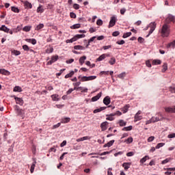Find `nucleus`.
<instances>
[{
	"label": "nucleus",
	"instance_id": "f257e3e1",
	"mask_svg": "<svg viewBox=\"0 0 175 175\" xmlns=\"http://www.w3.org/2000/svg\"><path fill=\"white\" fill-rule=\"evenodd\" d=\"M161 33L162 38H167L170 35V25L164 23L161 28Z\"/></svg>",
	"mask_w": 175,
	"mask_h": 175
},
{
	"label": "nucleus",
	"instance_id": "f03ea898",
	"mask_svg": "<svg viewBox=\"0 0 175 175\" xmlns=\"http://www.w3.org/2000/svg\"><path fill=\"white\" fill-rule=\"evenodd\" d=\"M83 38H85V34H77L72 38L66 40V43H73V42H76L78 39H81Z\"/></svg>",
	"mask_w": 175,
	"mask_h": 175
},
{
	"label": "nucleus",
	"instance_id": "7ed1b4c3",
	"mask_svg": "<svg viewBox=\"0 0 175 175\" xmlns=\"http://www.w3.org/2000/svg\"><path fill=\"white\" fill-rule=\"evenodd\" d=\"M170 23H175V16H173L172 14H168L167 18L165 20V24H167L169 25Z\"/></svg>",
	"mask_w": 175,
	"mask_h": 175
},
{
	"label": "nucleus",
	"instance_id": "20e7f679",
	"mask_svg": "<svg viewBox=\"0 0 175 175\" xmlns=\"http://www.w3.org/2000/svg\"><path fill=\"white\" fill-rule=\"evenodd\" d=\"M148 27L150 28L148 34L147 35L146 38H148L154 31H155V28H157V24L155 22H152L148 25Z\"/></svg>",
	"mask_w": 175,
	"mask_h": 175
},
{
	"label": "nucleus",
	"instance_id": "39448f33",
	"mask_svg": "<svg viewBox=\"0 0 175 175\" xmlns=\"http://www.w3.org/2000/svg\"><path fill=\"white\" fill-rule=\"evenodd\" d=\"M96 79V76H89V77H83L81 79V81L84 82V81H91L92 80H95Z\"/></svg>",
	"mask_w": 175,
	"mask_h": 175
},
{
	"label": "nucleus",
	"instance_id": "423d86ee",
	"mask_svg": "<svg viewBox=\"0 0 175 175\" xmlns=\"http://www.w3.org/2000/svg\"><path fill=\"white\" fill-rule=\"evenodd\" d=\"M14 108L18 116H23V114H24V111L22 109H20V107L18 105H14Z\"/></svg>",
	"mask_w": 175,
	"mask_h": 175
},
{
	"label": "nucleus",
	"instance_id": "0eeeda50",
	"mask_svg": "<svg viewBox=\"0 0 175 175\" xmlns=\"http://www.w3.org/2000/svg\"><path fill=\"white\" fill-rule=\"evenodd\" d=\"M58 61V55H53L49 62H47L46 65H53L54 62H57Z\"/></svg>",
	"mask_w": 175,
	"mask_h": 175
},
{
	"label": "nucleus",
	"instance_id": "6e6552de",
	"mask_svg": "<svg viewBox=\"0 0 175 175\" xmlns=\"http://www.w3.org/2000/svg\"><path fill=\"white\" fill-rule=\"evenodd\" d=\"M117 21V18L116 16H112L109 21V28H111L116 25V23Z\"/></svg>",
	"mask_w": 175,
	"mask_h": 175
},
{
	"label": "nucleus",
	"instance_id": "1a4fd4ad",
	"mask_svg": "<svg viewBox=\"0 0 175 175\" xmlns=\"http://www.w3.org/2000/svg\"><path fill=\"white\" fill-rule=\"evenodd\" d=\"M25 9H32V3L28 1H23Z\"/></svg>",
	"mask_w": 175,
	"mask_h": 175
},
{
	"label": "nucleus",
	"instance_id": "9d476101",
	"mask_svg": "<svg viewBox=\"0 0 175 175\" xmlns=\"http://www.w3.org/2000/svg\"><path fill=\"white\" fill-rule=\"evenodd\" d=\"M107 125H109V122H103L100 124V128L102 131H105L107 130Z\"/></svg>",
	"mask_w": 175,
	"mask_h": 175
},
{
	"label": "nucleus",
	"instance_id": "9b49d317",
	"mask_svg": "<svg viewBox=\"0 0 175 175\" xmlns=\"http://www.w3.org/2000/svg\"><path fill=\"white\" fill-rule=\"evenodd\" d=\"M111 102V100H110V97L109 96H105L103 99V103L106 106H109V105H110Z\"/></svg>",
	"mask_w": 175,
	"mask_h": 175
},
{
	"label": "nucleus",
	"instance_id": "f8f14e48",
	"mask_svg": "<svg viewBox=\"0 0 175 175\" xmlns=\"http://www.w3.org/2000/svg\"><path fill=\"white\" fill-rule=\"evenodd\" d=\"M163 120V117H162V115H160V118L158 116L152 118V122H158V121H162Z\"/></svg>",
	"mask_w": 175,
	"mask_h": 175
},
{
	"label": "nucleus",
	"instance_id": "ddd939ff",
	"mask_svg": "<svg viewBox=\"0 0 175 175\" xmlns=\"http://www.w3.org/2000/svg\"><path fill=\"white\" fill-rule=\"evenodd\" d=\"M14 99L17 105H20V106H23V105H24V100H23V98L15 97Z\"/></svg>",
	"mask_w": 175,
	"mask_h": 175
},
{
	"label": "nucleus",
	"instance_id": "4468645a",
	"mask_svg": "<svg viewBox=\"0 0 175 175\" xmlns=\"http://www.w3.org/2000/svg\"><path fill=\"white\" fill-rule=\"evenodd\" d=\"M106 109H107V107H101L98 109H94L93 113L96 114V113H100V111H103V110H106Z\"/></svg>",
	"mask_w": 175,
	"mask_h": 175
},
{
	"label": "nucleus",
	"instance_id": "2eb2a0df",
	"mask_svg": "<svg viewBox=\"0 0 175 175\" xmlns=\"http://www.w3.org/2000/svg\"><path fill=\"white\" fill-rule=\"evenodd\" d=\"M102 96V92L98 93L96 96L92 98V102H96Z\"/></svg>",
	"mask_w": 175,
	"mask_h": 175
},
{
	"label": "nucleus",
	"instance_id": "dca6fc26",
	"mask_svg": "<svg viewBox=\"0 0 175 175\" xmlns=\"http://www.w3.org/2000/svg\"><path fill=\"white\" fill-rule=\"evenodd\" d=\"M165 111L167 113H175V106L172 107H165Z\"/></svg>",
	"mask_w": 175,
	"mask_h": 175
},
{
	"label": "nucleus",
	"instance_id": "f3484780",
	"mask_svg": "<svg viewBox=\"0 0 175 175\" xmlns=\"http://www.w3.org/2000/svg\"><path fill=\"white\" fill-rule=\"evenodd\" d=\"M54 51V48H53V46H51V45H49V48H47L45 50V53L46 54H51V53H53Z\"/></svg>",
	"mask_w": 175,
	"mask_h": 175
},
{
	"label": "nucleus",
	"instance_id": "a211bd4d",
	"mask_svg": "<svg viewBox=\"0 0 175 175\" xmlns=\"http://www.w3.org/2000/svg\"><path fill=\"white\" fill-rule=\"evenodd\" d=\"M90 139H91V137L85 136V137L77 139V142H84V140H90Z\"/></svg>",
	"mask_w": 175,
	"mask_h": 175
},
{
	"label": "nucleus",
	"instance_id": "6ab92c4d",
	"mask_svg": "<svg viewBox=\"0 0 175 175\" xmlns=\"http://www.w3.org/2000/svg\"><path fill=\"white\" fill-rule=\"evenodd\" d=\"M0 73L1 75H5V76H9V75H10V72H9L3 68L0 69Z\"/></svg>",
	"mask_w": 175,
	"mask_h": 175
},
{
	"label": "nucleus",
	"instance_id": "aec40b11",
	"mask_svg": "<svg viewBox=\"0 0 175 175\" xmlns=\"http://www.w3.org/2000/svg\"><path fill=\"white\" fill-rule=\"evenodd\" d=\"M167 49H174L175 47V40L170 42L166 46Z\"/></svg>",
	"mask_w": 175,
	"mask_h": 175
},
{
	"label": "nucleus",
	"instance_id": "412c9836",
	"mask_svg": "<svg viewBox=\"0 0 175 175\" xmlns=\"http://www.w3.org/2000/svg\"><path fill=\"white\" fill-rule=\"evenodd\" d=\"M85 59H87V56L81 57L79 60L80 65H83L84 62H85Z\"/></svg>",
	"mask_w": 175,
	"mask_h": 175
},
{
	"label": "nucleus",
	"instance_id": "4be33fe9",
	"mask_svg": "<svg viewBox=\"0 0 175 175\" xmlns=\"http://www.w3.org/2000/svg\"><path fill=\"white\" fill-rule=\"evenodd\" d=\"M0 31H3V32H6V33H9L10 29L5 25H2L0 27Z\"/></svg>",
	"mask_w": 175,
	"mask_h": 175
},
{
	"label": "nucleus",
	"instance_id": "5701e85b",
	"mask_svg": "<svg viewBox=\"0 0 175 175\" xmlns=\"http://www.w3.org/2000/svg\"><path fill=\"white\" fill-rule=\"evenodd\" d=\"M106 57H109V55L103 54L98 58H97L96 61H98V62L100 61H103V59H105V58H106Z\"/></svg>",
	"mask_w": 175,
	"mask_h": 175
},
{
	"label": "nucleus",
	"instance_id": "b1692460",
	"mask_svg": "<svg viewBox=\"0 0 175 175\" xmlns=\"http://www.w3.org/2000/svg\"><path fill=\"white\" fill-rule=\"evenodd\" d=\"M131 163H124L122 164V167H124V170H128L129 167H131Z\"/></svg>",
	"mask_w": 175,
	"mask_h": 175
},
{
	"label": "nucleus",
	"instance_id": "393cba45",
	"mask_svg": "<svg viewBox=\"0 0 175 175\" xmlns=\"http://www.w3.org/2000/svg\"><path fill=\"white\" fill-rule=\"evenodd\" d=\"M114 139H112L111 141H109L108 143H107L106 144H105L103 146L104 148H106V147H111V146H113V144H114Z\"/></svg>",
	"mask_w": 175,
	"mask_h": 175
},
{
	"label": "nucleus",
	"instance_id": "a878e982",
	"mask_svg": "<svg viewBox=\"0 0 175 175\" xmlns=\"http://www.w3.org/2000/svg\"><path fill=\"white\" fill-rule=\"evenodd\" d=\"M62 124H68V122H70V118H64L61 121Z\"/></svg>",
	"mask_w": 175,
	"mask_h": 175
},
{
	"label": "nucleus",
	"instance_id": "bb28decb",
	"mask_svg": "<svg viewBox=\"0 0 175 175\" xmlns=\"http://www.w3.org/2000/svg\"><path fill=\"white\" fill-rule=\"evenodd\" d=\"M25 41L31 43V44H36V39L35 38L26 39Z\"/></svg>",
	"mask_w": 175,
	"mask_h": 175
},
{
	"label": "nucleus",
	"instance_id": "cd10ccee",
	"mask_svg": "<svg viewBox=\"0 0 175 175\" xmlns=\"http://www.w3.org/2000/svg\"><path fill=\"white\" fill-rule=\"evenodd\" d=\"M44 28V25L43 23H40L38 25L36 26L35 30L36 31H40V29Z\"/></svg>",
	"mask_w": 175,
	"mask_h": 175
},
{
	"label": "nucleus",
	"instance_id": "c85d7f7f",
	"mask_svg": "<svg viewBox=\"0 0 175 175\" xmlns=\"http://www.w3.org/2000/svg\"><path fill=\"white\" fill-rule=\"evenodd\" d=\"M44 12V8H43V5H39L37 8V13H43Z\"/></svg>",
	"mask_w": 175,
	"mask_h": 175
},
{
	"label": "nucleus",
	"instance_id": "c756f323",
	"mask_svg": "<svg viewBox=\"0 0 175 175\" xmlns=\"http://www.w3.org/2000/svg\"><path fill=\"white\" fill-rule=\"evenodd\" d=\"M81 27V25L80 23H77L75 25H73L72 26L70 27L71 29H77Z\"/></svg>",
	"mask_w": 175,
	"mask_h": 175
},
{
	"label": "nucleus",
	"instance_id": "7c9ffc66",
	"mask_svg": "<svg viewBox=\"0 0 175 175\" xmlns=\"http://www.w3.org/2000/svg\"><path fill=\"white\" fill-rule=\"evenodd\" d=\"M75 50H85V47L81 45H76L74 46Z\"/></svg>",
	"mask_w": 175,
	"mask_h": 175
},
{
	"label": "nucleus",
	"instance_id": "2f4dec72",
	"mask_svg": "<svg viewBox=\"0 0 175 175\" xmlns=\"http://www.w3.org/2000/svg\"><path fill=\"white\" fill-rule=\"evenodd\" d=\"M129 109V105H125L123 108H122V111L124 114L128 111Z\"/></svg>",
	"mask_w": 175,
	"mask_h": 175
},
{
	"label": "nucleus",
	"instance_id": "473e14b6",
	"mask_svg": "<svg viewBox=\"0 0 175 175\" xmlns=\"http://www.w3.org/2000/svg\"><path fill=\"white\" fill-rule=\"evenodd\" d=\"M162 64V62L159 59H154L152 61V65H161Z\"/></svg>",
	"mask_w": 175,
	"mask_h": 175
},
{
	"label": "nucleus",
	"instance_id": "72a5a7b5",
	"mask_svg": "<svg viewBox=\"0 0 175 175\" xmlns=\"http://www.w3.org/2000/svg\"><path fill=\"white\" fill-rule=\"evenodd\" d=\"M51 98L53 99V100L57 101V100H59V96L58 94H53L51 96Z\"/></svg>",
	"mask_w": 175,
	"mask_h": 175
},
{
	"label": "nucleus",
	"instance_id": "f704fd0d",
	"mask_svg": "<svg viewBox=\"0 0 175 175\" xmlns=\"http://www.w3.org/2000/svg\"><path fill=\"white\" fill-rule=\"evenodd\" d=\"M142 116L135 115L134 122H137V121H140V120H142Z\"/></svg>",
	"mask_w": 175,
	"mask_h": 175
},
{
	"label": "nucleus",
	"instance_id": "c9c22d12",
	"mask_svg": "<svg viewBox=\"0 0 175 175\" xmlns=\"http://www.w3.org/2000/svg\"><path fill=\"white\" fill-rule=\"evenodd\" d=\"M21 91H23V89L20 86H16L14 88V92H21Z\"/></svg>",
	"mask_w": 175,
	"mask_h": 175
},
{
	"label": "nucleus",
	"instance_id": "e433bc0d",
	"mask_svg": "<svg viewBox=\"0 0 175 175\" xmlns=\"http://www.w3.org/2000/svg\"><path fill=\"white\" fill-rule=\"evenodd\" d=\"M120 126H125L126 125V122L123 120H120L118 122Z\"/></svg>",
	"mask_w": 175,
	"mask_h": 175
},
{
	"label": "nucleus",
	"instance_id": "4c0bfd02",
	"mask_svg": "<svg viewBox=\"0 0 175 175\" xmlns=\"http://www.w3.org/2000/svg\"><path fill=\"white\" fill-rule=\"evenodd\" d=\"M133 142V138L132 137H129L127 139L124 141L126 144H131Z\"/></svg>",
	"mask_w": 175,
	"mask_h": 175
},
{
	"label": "nucleus",
	"instance_id": "58836bf2",
	"mask_svg": "<svg viewBox=\"0 0 175 175\" xmlns=\"http://www.w3.org/2000/svg\"><path fill=\"white\" fill-rule=\"evenodd\" d=\"M75 75V71H71L69 74L65 75V79H69V77H72Z\"/></svg>",
	"mask_w": 175,
	"mask_h": 175
},
{
	"label": "nucleus",
	"instance_id": "ea45409f",
	"mask_svg": "<svg viewBox=\"0 0 175 175\" xmlns=\"http://www.w3.org/2000/svg\"><path fill=\"white\" fill-rule=\"evenodd\" d=\"M23 31H24L25 32H29V31H31V26L24 27Z\"/></svg>",
	"mask_w": 175,
	"mask_h": 175
},
{
	"label": "nucleus",
	"instance_id": "a19ab883",
	"mask_svg": "<svg viewBox=\"0 0 175 175\" xmlns=\"http://www.w3.org/2000/svg\"><path fill=\"white\" fill-rule=\"evenodd\" d=\"M131 35H132L131 32H127L123 34L122 38L124 39L126 38H129V36H131Z\"/></svg>",
	"mask_w": 175,
	"mask_h": 175
},
{
	"label": "nucleus",
	"instance_id": "79ce46f5",
	"mask_svg": "<svg viewBox=\"0 0 175 175\" xmlns=\"http://www.w3.org/2000/svg\"><path fill=\"white\" fill-rule=\"evenodd\" d=\"M133 126H129L127 127H124L122 131H132L133 129Z\"/></svg>",
	"mask_w": 175,
	"mask_h": 175
},
{
	"label": "nucleus",
	"instance_id": "37998d69",
	"mask_svg": "<svg viewBox=\"0 0 175 175\" xmlns=\"http://www.w3.org/2000/svg\"><path fill=\"white\" fill-rule=\"evenodd\" d=\"M11 10L12 12H14V13H19L20 12V10H18V8H17L16 7H11Z\"/></svg>",
	"mask_w": 175,
	"mask_h": 175
},
{
	"label": "nucleus",
	"instance_id": "c03bdc74",
	"mask_svg": "<svg viewBox=\"0 0 175 175\" xmlns=\"http://www.w3.org/2000/svg\"><path fill=\"white\" fill-rule=\"evenodd\" d=\"M166 70H167V64L164 63L163 65V69L161 70V71L164 72H166Z\"/></svg>",
	"mask_w": 175,
	"mask_h": 175
},
{
	"label": "nucleus",
	"instance_id": "a18cd8bd",
	"mask_svg": "<svg viewBox=\"0 0 175 175\" xmlns=\"http://www.w3.org/2000/svg\"><path fill=\"white\" fill-rule=\"evenodd\" d=\"M106 116H107L106 120L107 121H114V118L111 116L110 115H107Z\"/></svg>",
	"mask_w": 175,
	"mask_h": 175
},
{
	"label": "nucleus",
	"instance_id": "49530a36",
	"mask_svg": "<svg viewBox=\"0 0 175 175\" xmlns=\"http://www.w3.org/2000/svg\"><path fill=\"white\" fill-rule=\"evenodd\" d=\"M109 64H110V65H114V64H116V59L114 57H111L109 61Z\"/></svg>",
	"mask_w": 175,
	"mask_h": 175
},
{
	"label": "nucleus",
	"instance_id": "de8ad7c7",
	"mask_svg": "<svg viewBox=\"0 0 175 175\" xmlns=\"http://www.w3.org/2000/svg\"><path fill=\"white\" fill-rule=\"evenodd\" d=\"M125 76H126V74L125 72H122L121 74L118 75V77L119 79H124V77H125Z\"/></svg>",
	"mask_w": 175,
	"mask_h": 175
},
{
	"label": "nucleus",
	"instance_id": "09e8293b",
	"mask_svg": "<svg viewBox=\"0 0 175 175\" xmlns=\"http://www.w3.org/2000/svg\"><path fill=\"white\" fill-rule=\"evenodd\" d=\"M147 159H148V156H145L144 158H142L141 160H140V163H144V162H146V161H147Z\"/></svg>",
	"mask_w": 175,
	"mask_h": 175
},
{
	"label": "nucleus",
	"instance_id": "8fccbe9b",
	"mask_svg": "<svg viewBox=\"0 0 175 175\" xmlns=\"http://www.w3.org/2000/svg\"><path fill=\"white\" fill-rule=\"evenodd\" d=\"M35 166H36L35 163H33V164L31 165V169H30L31 173H33V171L35 170Z\"/></svg>",
	"mask_w": 175,
	"mask_h": 175
},
{
	"label": "nucleus",
	"instance_id": "3c124183",
	"mask_svg": "<svg viewBox=\"0 0 175 175\" xmlns=\"http://www.w3.org/2000/svg\"><path fill=\"white\" fill-rule=\"evenodd\" d=\"M23 49L25 50V51H29V46H28L27 44L23 45Z\"/></svg>",
	"mask_w": 175,
	"mask_h": 175
},
{
	"label": "nucleus",
	"instance_id": "603ef678",
	"mask_svg": "<svg viewBox=\"0 0 175 175\" xmlns=\"http://www.w3.org/2000/svg\"><path fill=\"white\" fill-rule=\"evenodd\" d=\"M163 146H165L164 143H159L157 146H156V148L159 149L161 148V147H163Z\"/></svg>",
	"mask_w": 175,
	"mask_h": 175
},
{
	"label": "nucleus",
	"instance_id": "864d4df0",
	"mask_svg": "<svg viewBox=\"0 0 175 175\" xmlns=\"http://www.w3.org/2000/svg\"><path fill=\"white\" fill-rule=\"evenodd\" d=\"M154 139H155V137L154 136L149 137L148 138V143H151V142H154Z\"/></svg>",
	"mask_w": 175,
	"mask_h": 175
},
{
	"label": "nucleus",
	"instance_id": "5fc2aeb1",
	"mask_svg": "<svg viewBox=\"0 0 175 175\" xmlns=\"http://www.w3.org/2000/svg\"><path fill=\"white\" fill-rule=\"evenodd\" d=\"M98 25H103V21L101 19H98L96 21Z\"/></svg>",
	"mask_w": 175,
	"mask_h": 175
},
{
	"label": "nucleus",
	"instance_id": "6e6d98bb",
	"mask_svg": "<svg viewBox=\"0 0 175 175\" xmlns=\"http://www.w3.org/2000/svg\"><path fill=\"white\" fill-rule=\"evenodd\" d=\"M170 161V159H165V160L161 161L162 165H165Z\"/></svg>",
	"mask_w": 175,
	"mask_h": 175
},
{
	"label": "nucleus",
	"instance_id": "4d7b16f0",
	"mask_svg": "<svg viewBox=\"0 0 175 175\" xmlns=\"http://www.w3.org/2000/svg\"><path fill=\"white\" fill-rule=\"evenodd\" d=\"M59 126H61V123H57L53 126L52 129H57V128H59Z\"/></svg>",
	"mask_w": 175,
	"mask_h": 175
},
{
	"label": "nucleus",
	"instance_id": "13d9d810",
	"mask_svg": "<svg viewBox=\"0 0 175 175\" xmlns=\"http://www.w3.org/2000/svg\"><path fill=\"white\" fill-rule=\"evenodd\" d=\"M73 8L74 9H75L76 10H79V9H80V5L77 3H75L73 5Z\"/></svg>",
	"mask_w": 175,
	"mask_h": 175
},
{
	"label": "nucleus",
	"instance_id": "bf43d9fd",
	"mask_svg": "<svg viewBox=\"0 0 175 175\" xmlns=\"http://www.w3.org/2000/svg\"><path fill=\"white\" fill-rule=\"evenodd\" d=\"M135 155V152H129L126 153V157H133Z\"/></svg>",
	"mask_w": 175,
	"mask_h": 175
},
{
	"label": "nucleus",
	"instance_id": "052dcab7",
	"mask_svg": "<svg viewBox=\"0 0 175 175\" xmlns=\"http://www.w3.org/2000/svg\"><path fill=\"white\" fill-rule=\"evenodd\" d=\"M70 17H71V18H76V14H75V12H70Z\"/></svg>",
	"mask_w": 175,
	"mask_h": 175
},
{
	"label": "nucleus",
	"instance_id": "680f3d73",
	"mask_svg": "<svg viewBox=\"0 0 175 175\" xmlns=\"http://www.w3.org/2000/svg\"><path fill=\"white\" fill-rule=\"evenodd\" d=\"M116 44H125V41L124 40H122L120 41H117Z\"/></svg>",
	"mask_w": 175,
	"mask_h": 175
},
{
	"label": "nucleus",
	"instance_id": "e2e57ef3",
	"mask_svg": "<svg viewBox=\"0 0 175 175\" xmlns=\"http://www.w3.org/2000/svg\"><path fill=\"white\" fill-rule=\"evenodd\" d=\"M111 170H113V168H109L107 170V175H113V172H111Z\"/></svg>",
	"mask_w": 175,
	"mask_h": 175
},
{
	"label": "nucleus",
	"instance_id": "0e129e2a",
	"mask_svg": "<svg viewBox=\"0 0 175 175\" xmlns=\"http://www.w3.org/2000/svg\"><path fill=\"white\" fill-rule=\"evenodd\" d=\"M122 154H124V152L120 151V152H118L117 153H115L114 154V157H118V155H122Z\"/></svg>",
	"mask_w": 175,
	"mask_h": 175
},
{
	"label": "nucleus",
	"instance_id": "69168bd1",
	"mask_svg": "<svg viewBox=\"0 0 175 175\" xmlns=\"http://www.w3.org/2000/svg\"><path fill=\"white\" fill-rule=\"evenodd\" d=\"M168 139H173V137H175V133H172L168 135Z\"/></svg>",
	"mask_w": 175,
	"mask_h": 175
},
{
	"label": "nucleus",
	"instance_id": "338daca9",
	"mask_svg": "<svg viewBox=\"0 0 175 175\" xmlns=\"http://www.w3.org/2000/svg\"><path fill=\"white\" fill-rule=\"evenodd\" d=\"M118 35H120V31H114L112 33V36H118Z\"/></svg>",
	"mask_w": 175,
	"mask_h": 175
},
{
	"label": "nucleus",
	"instance_id": "774afa93",
	"mask_svg": "<svg viewBox=\"0 0 175 175\" xmlns=\"http://www.w3.org/2000/svg\"><path fill=\"white\" fill-rule=\"evenodd\" d=\"M170 92H172V94H175V87H173V88H170Z\"/></svg>",
	"mask_w": 175,
	"mask_h": 175
}]
</instances>
